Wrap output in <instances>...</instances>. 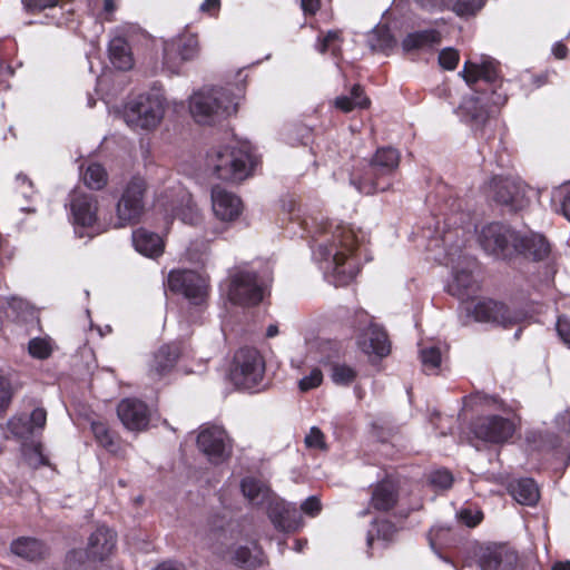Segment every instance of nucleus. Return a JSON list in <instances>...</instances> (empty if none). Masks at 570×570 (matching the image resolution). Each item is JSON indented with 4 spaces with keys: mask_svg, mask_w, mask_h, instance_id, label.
Returning <instances> with one entry per match:
<instances>
[{
    "mask_svg": "<svg viewBox=\"0 0 570 570\" xmlns=\"http://www.w3.org/2000/svg\"><path fill=\"white\" fill-rule=\"evenodd\" d=\"M489 187L492 191L493 202L507 208L510 213H518L529 205L525 187L513 178L494 176L491 178Z\"/></svg>",
    "mask_w": 570,
    "mask_h": 570,
    "instance_id": "14",
    "label": "nucleus"
},
{
    "mask_svg": "<svg viewBox=\"0 0 570 570\" xmlns=\"http://www.w3.org/2000/svg\"><path fill=\"white\" fill-rule=\"evenodd\" d=\"M561 212L563 216L570 222V187L566 189V193L562 197Z\"/></svg>",
    "mask_w": 570,
    "mask_h": 570,
    "instance_id": "64",
    "label": "nucleus"
},
{
    "mask_svg": "<svg viewBox=\"0 0 570 570\" xmlns=\"http://www.w3.org/2000/svg\"><path fill=\"white\" fill-rule=\"evenodd\" d=\"M352 226L337 225L332 233L331 240L317 245L314 256L324 263L323 268L331 273L336 286L348 284L358 273V262L355 250L364 235Z\"/></svg>",
    "mask_w": 570,
    "mask_h": 570,
    "instance_id": "2",
    "label": "nucleus"
},
{
    "mask_svg": "<svg viewBox=\"0 0 570 570\" xmlns=\"http://www.w3.org/2000/svg\"><path fill=\"white\" fill-rule=\"evenodd\" d=\"M255 165L248 146H225L210 157V166L217 178L223 180H243Z\"/></svg>",
    "mask_w": 570,
    "mask_h": 570,
    "instance_id": "5",
    "label": "nucleus"
},
{
    "mask_svg": "<svg viewBox=\"0 0 570 570\" xmlns=\"http://www.w3.org/2000/svg\"><path fill=\"white\" fill-rule=\"evenodd\" d=\"M560 433H546L542 442L551 450L570 453V409L557 417Z\"/></svg>",
    "mask_w": 570,
    "mask_h": 570,
    "instance_id": "27",
    "label": "nucleus"
},
{
    "mask_svg": "<svg viewBox=\"0 0 570 570\" xmlns=\"http://www.w3.org/2000/svg\"><path fill=\"white\" fill-rule=\"evenodd\" d=\"M8 426L13 435L20 439H24L33 433V429L30 425L27 416H17L9 421Z\"/></svg>",
    "mask_w": 570,
    "mask_h": 570,
    "instance_id": "45",
    "label": "nucleus"
},
{
    "mask_svg": "<svg viewBox=\"0 0 570 570\" xmlns=\"http://www.w3.org/2000/svg\"><path fill=\"white\" fill-rule=\"evenodd\" d=\"M22 458L28 466L31 469H38L43 465H49V460L43 454L42 445L40 443L23 444Z\"/></svg>",
    "mask_w": 570,
    "mask_h": 570,
    "instance_id": "38",
    "label": "nucleus"
},
{
    "mask_svg": "<svg viewBox=\"0 0 570 570\" xmlns=\"http://www.w3.org/2000/svg\"><path fill=\"white\" fill-rule=\"evenodd\" d=\"M470 431L476 439L485 443L504 444L513 438L517 424L509 417L493 414L472 421Z\"/></svg>",
    "mask_w": 570,
    "mask_h": 570,
    "instance_id": "12",
    "label": "nucleus"
},
{
    "mask_svg": "<svg viewBox=\"0 0 570 570\" xmlns=\"http://www.w3.org/2000/svg\"><path fill=\"white\" fill-rule=\"evenodd\" d=\"M400 154L391 147L379 148L371 160L351 174V184L362 194L373 195L390 190L391 176L397 169Z\"/></svg>",
    "mask_w": 570,
    "mask_h": 570,
    "instance_id": "4",
    "label": "nucleus"
},
{
    "mask_svg": "<svg viewBox=\"0 0 570 570\" xmlns=\"http://www.w3.org/2000/svg\"><path fill=\"white\" fill-rule=\"evenodd\" d=\"M396 533V528L394 524L387 520H381L374 523L373 529L368 532L367 535V546L371 547L374 539H382L384 541L393 540Z\"/></svg>",
    "mask_w": 570,
    "mask_h": 570,
    "instance_id": "42",
    "label": "nucleus"
},
{
    "mask_svg": "<svg viewBox=\"0 0 570 570\" xmlns=\"http://www.w3.org/2000/svg\"><path fill=\"white\" fill-rule=\"evenodd\" d=\"M11 397V384L4 376L0 375V412H2L9 405Z\"/></svg>",
    "mask_w": 570,
    "mask_h": 570,
    "instance_id": "55",
    "label": "nucleus"
},
{
    "mask_svg": "<svg viewBox=\"0 0 570 570\" xmlns=\"http://www.w3.org/2000/svg\"><path fill=\"white\" fill-rule=\"evenodd\" d=\"M164 112L165 102L160 95H140L128 102L124 111V119L135 130H151L160 124Z\"/></svg>",
    "mask_w": 570,
    "mask_h": 570,
    "instance_id": "6",
    "label": "nucleus"
},
{
    "mask_svg": "<svg viewBox=\"0 0 570 570\" xmlns=\"http://www.w3.org/2000/svg\"><path fill=\"white\" fill-rule=\"evenodd\" d=\"M179 354V348L176 345H163L159 347L149 364V375L154 379L165 376L174 368Z\"/></svg>",
    "mask_w": 570,
    "mask_h": 570,
    "instance_id": "26",
    "label": "nucleus"
},
{
    "mask_svg": "<svg viewBox=\"0 0 570 570\" xmlns=\"http://www.w3.org/2000/svg\"><path fill=\"white\" fill-rule=\"evenodd\" d=\"M132 243L136 250L147 257H157L164 250L163 239L145 228H139L132 233Z\"/></svg>",
    "mask_w": 570,
    "mask_h": 570,
    "instance_id": "29",
    "label": "nucleus"
},
{
    "mask_svg": "<svg viewBox=\"0 0 570 570\" xmlns=\"http://www.w3.org/2000/svg\"><path fill=\"white\" fill-rule=\"evenodd\" d=\"M82 179L90 189L100 190L106 186L108 176L101 165L94 163L86 168Z\"/></svg>",
    "mask_w": 570,
    "mask_h": 570,
    "instance_id": "37",
    "label": "nucleus"
},
{
    "mask_svg": "<svg viewBox=\"0 0 570 570\" xmlns=\"http://www.w3.org/2000/svg\"><path fill=\"white\" fill-rule=\"evenodd\" d=\"M264 285L255 273L235 268L227 278V297L236 305H256L263 299Z\"/></svg>",
    "mask_w": 570,
    "mask_h": 570,
    "instance_id": "7",
    "label": "nucleus"
},
{
    "mask_svg": "<svg viewBox=\"0 0 570 570\" xmlns=\"http://www.w3.org/2000/svg\"><path fill=\"white\" fill-rule=\"evenodd\" d=\"M197 448L204 453L208 461L219 464L232 455V441L226 431L218 425H204L197 436Z\"/></svg>",
    "mask_w": 570,
    "mask_h": 570,
    "instance_id": "13",
    "label": "nucleus"
},
{
    "mask_svg": "<svg viewBox=\"0 0 570 570\" xmlns=\"http://www.w3.org/2000/svg\"><path fill=\"white\" fill-rule=\"evenodd\" d=\"M69 207L73 225L91 227L97 222L98 200L95 195L75 189L69 195Z\"/></svg>",
    "mask_w": 570,
    "mask_h": 570,
    "instance_id": "19",
    "label": "nucleus"
},
{
    "mask_svg": "<svg viewBox=\"0 0 570 570\" xmlns=\"http://www.w3.org/2000/svg\"><path fill=\"white\" fill-rule=\"evenodd\" d=\"M448 292L458 297L459 302L462 303V296H463V287L460 284V276L459 273L454 274V282L448 285Z\"/></svg>",
    "mask_w": 570,
    "mask_h": 570,
    "instance_id": "62",
    "label": "nucleus"
},
{
    "mask_svg": "<svg viewBox=\"0 0 570 570\" xmlns=\"http://www.w3.org/2000/svg\"><path fill=\"white\" fill-rule=\"evenodd\" d=\"M220 9V0H204L199 10L209 16H215Z\"/></svg>",
    "mask_w": 570,
    "mask_h": 570,
    "instance_id": "60",
    "label": "nucleus"
},
{
    "mask_svg": "<svg viewBox=\"0 0 570 570\" xmlns=\"http://www.w3.org/2000/svg\"><path fill=\"white\" fill-rule=\"evenodd\" d=\"M441 36L435 30H423L413 32L406 36L403 40L402 46L405 51L411 50H425L439 45Z\"/></svg>",
    "mask_w": 570,
    "mask_h": 570,
    "instance_id": "32",
    "label": "nucleus"
},
{
    "mask_svg": "<svg viewBox=\"0 0 570 570\" xmlns=\"http://www.w3.org/2000/svg\"><path fill=\"white\" fill-rule=\"evenodd\" d=\"M396 501L397 491L394 482L385 480L375 487L372 493L371 504L375 510L389 511L396 504Z\"/></svg>",
    "mask_w": 570,
    "mask_h": 570,
    "instance_id": "30",
    "label": "nucleus"
},
{
    "mask_svg": "<svg viewBox=\"0 0 570 570\" xmlns=\"http://www.w3.org/2000/svg\"><path fill=\"white\" fill-rule=\"evenodd\" d=\"M515 237L517 230L500 223H491L481 229L478 240L487 253L510 261L515 257Z\"/></svg>",
    "mask_w": 570,
    "mask_h": 570,
    "instance_id": "10",
    "label": "nucleus"
},
{
    "mask_svg": "<svg viewBox=\"0 0 570 570\" xmlns=\"http://www.w3.org/2000/svg\"><path fill=\"white\" fill-rule=\"evenodd\" d=\"M91 431L99 445H101L111 453H118L119 444L115 440L114 435L110 433L106 423L92 422Z\"/></svg>",
    "mask_w": 570,
    "mask_h": 570,
    "instance_id": "39",
    "label": "nucleus"
},
{
    "mask_svg": "<svg viewBox=\"0 0 570 570\" xmlns=\"http://www.w3.org/2000/svg\"><path fill=\"white\" fill-rule=\"evenodd\" d=\"M168 287L196 305L200 304L207 295L205 278L193 271H171L168 275Z\"/></svg>",
    "mask_w": 570,
    "mask_h": 570,
    "instance_id": "17",
    "label": "nucleus"
},
{
    "mask_svg": "<svg viewBox=\"0 0 570 570\" xmlns=\"http://www.w3.org/2000/svg\"><path fill=\"white\" fill-rule=\"evenodd\" d=\"M117 414L126 429L142 431L147 429L150 413L147 405L137 399H125L117 406Z\"/></svg>",
    "mask_w": 570,
    "mask_h": 570,
    "instance_id": "20",
    "label": "nucleus"
},
{
    "mask_svg": "<svg viewBox=\"0 0 570 570\" xmlns=\"http://www.w3.org/2000/svg\"><path fill=\"white\" fill-rule=\"evenodd\" d=\"M154 570H186L181 562L167 560L159 563Z\"/></svg>",
    "mask_w": 570,
    "mask_h": 570,
    "instance_id": "63",
    "label": "nucleus"
},
{
    "mask_svg": "<svg viewBox=\"0 0 570 570\" xmlns=\"http://www.w3.org/2000/svg\"><path fill=\"white\" fill-rule=\"evenodd\" d=\"M233 561L239 567L254 569L264 563V553L257 546H254L253 549L242 546L234 550Z\"/></svg>",
    "mask_w": 570,
    "mask_h": 570,
    "instance_id": "34",
    "label": "nucleus"
},
{
    "mask_svg": "<svg viewBox=\"0 0 570 570\" xmlns=\"http://www.w3.org/2000/svg\"><path fill=\"white\" fill-rule=\"evenodd\" d=\"M460 60V53L452 48L443 49L439 55V63L443 69L453 70Z\"/></svg>",
    "mask_w": 570,
    "mask_h": 570,
    "instance_id": "50",
    "label": "nucleus"
},
{
    "mask_svg": "<svg viewBox=\"0 0 570 570\" xmlns=\"http://www.w3.org/2000/svg\"><path fill=\"white\" fill-rule=\"evenodd\" d=\"M266 511L275 528L281 531H295L302 525V518L295 505L277 497L266 507Z\"/></svg>",
    "mask_w": 570,
    "mask_h": 570,
    "instance_id": "21",
    "label": "nucleus"
},
{
    "mask_svg": "<svg viewBox=\"0 0 570 570\" xmlns=\"http://www.w3.org/2000/svg\"><path fill=\"white\" fill-rule=\"evenodd\" d=\"M429 482L439 489H448L452 485L453 478L448 470H435L429 474Z\"/></svg>",
    "mask_w": 570,
    "mask_h": 570,
    "instance_id": "49",
    "label": "nucleus"
},
{
    "mask_svg": "<svg viewBox=\"0 0 570 570\" xmlns=\"http://www.w3.org/2000/svg\"><path fill=\"white\" fill-rule=\"evenodd\" d=\"M177 216L186 224L196 225L200 220L198 208L190 197L186 198V205L181 208Z\"/></svg>",
    "mask_w": 570,
    "mask_h": 570,
    "instance_id": "48",
    "label": "nucleus"
},
{
    "mask_svg": "<svg viewBox=\"0 0 570 570\" xmlns=\"http://www.w3.org/2000/svg\"><path fill=\"white\" fill-rule=\"evenodd\" d=\"M355 371L345 364H334L331 377L337 385H348L355 380Z\"/></svg>",
    "mask_w": 570,
    "mask_h": 570,
    "instance_id": "44",
    "label": "nucleus"
},
{
    "mask_svg": "<svg viewBox=\"0 0 570 570\" xmlns=\"http://www.w3.org/2000/svg\"><path fill=\"white\" fill-rule=\"evenodd\" d=\"M487 0H465V18L475 16L485 4Z\"/></svg>",
    "mask_w": 570,
    "mask_h": 570,
    "instance_id": "61",
    "label": "nucleus"
},
{
    "mask_svg": "<svg viewBox=\"0 0 570 570\" xmlns=\"http://www.w3.org/2000/svg\"><path fill=\"white\" fill-rule=\"evenodd\" d=\"M301 511L311 518L318 515L322 511V503L320 498L316 495L308 497L305 501L302 502Z\"/></svg>",
    "mask_w": 570,
    "mask_h": 570,
    "instance_id": "53",
    "label": "nucleus"
},
{
    "mask_svg": "<svg viewBox=\"0 0 570 570\" xmlns=\"http://www.w3.org/2000/svg\"><path fill=\"white\" fill-rule=\"evenodd\" d=\"M116 546V534L106 527H99L91 533L86 549L98 562L108 558Z\"/></svg>",
    "mask_w": 570,
    "mask_h": 570,
    "instance_id": "24",
    "label": "nucleus"
},
{
    "mask_svg": "<svg viewBox=\"0 0 570 570\" xmlns=\"http://www.w3.org/2000/svg\"><path fill=\"white\" fill-rule=\"evenodd\" d=\"M429 542L431 548L439 553V549L451 547L454 543V538L451 533L450 528L434 527L430 530Z\"/></svg>",
    "mask_w": 570,
    "mask_h": 570,
    "instance_id": "40",
    "label": "nucleus"
},
{
    "mask_svg": "<svg viewBox=\"0 0 570 570\" xmlns=\"http://www.w3.org/2000/svg\"><path fill=\"white\" fill-rule=\"evenodd\" d=\"M32 429H43L47 422V412L42 407H36L27 417Z\"/></svg>",
    "mask_w": 570,
    "mask_h": 570,
    "instance_id": "58",
    "label": "nucleus"
},
{
    "mask_svg": "<svg viewBox=\"0 0 570 570\" xmlns=\"http://www.w3.org/2000/svg\"><path fill=\"white\" fill-rule=\"evenodd\" d=\"M265 372V363L256 348H240L235 355V366L232 371V380L243 389H253L262 380Z\"/></svg>",
    "mask_w": 570,
    "mask_h": 570,
    "instance_id": "11",
    "label": "nucleus"
},
{
    "mask_svg": "<svg viewBox=\"0 0 570 570\" xmlns=\"http://www.w3.org/2000/svg\"><path fill=\"white\" fill-rule=\"evenodd\" d=\"M504 82L501 62L482 55L479 60L465 59V85L473 91L465 100V118L471 127L482 130L490 118L491 106H502L508 96L499 89Z\"/></svg>",
    "mask_w": 570,
    "mask_h": 570,
    "instance_id": "1",
    "label": "nucleus"
},
{
    "mask_svg": "<svg viewBox=\"0 0 570 570\" xmlns=\"http://www.w3.org/2000/svg\"><path fill=\"white\" fill-rule=\"evenodd\" d=\"M191 116L199 124H210L230 114L228 97L223 89L210 88L195 92L190 97Z\"/></svg>",
    "mask_w": 570,
    "mask_h": 570,
    "instance_id": "8",
    "label": "nucleus"
},
{
    "mask_svg": "<svg viewBox=\"0 0 570 570\" xmlns=\"http://www.w3.org/2000/svg\"><path fill=\"white\" fill-rule=\"evenodd\" d=\"M480 570H528L519 550L509 542L465 540V567Z\"/></svg>",
    "mask_w": 570,
    "mask_h": 570,
    "instance_id": "3",
    "label": "nucleus"
},
{
    "mask_svg": "<svg viewBox=\"0 0 570 570\" xmlns=\"http://www.w3.org/2000/svg\"><path fill=\"white\" fill-rule=\"evenodd\" d=\"M240 489L250 504L264 509H266L276 497L265 482L253 476L244 478L240 483Z\"/></svg>",
    "mask_w": 570,
    "mask_h": 570,
    "instance_id": "25",
    "label": "nucleus"
},
{
    "mask_svg": "<svg viewBox=\"0 0 570 570\" xmlns=\"http://www.w3.org/2000/svg\"><path fill=\"white\" fill-rule=\"evenodd\" d=\"M17 190L27 199H30L36 193L33 183L24 174H18L16 176Z\"/></svg>",
    "mask_w": 570,
    "mask_h": 570,
    "instance_id": "54",
    "label": "nucleus"
},
{
    "mask_svg": "<svg viewBox=\"0 0 570 570\" xmlns=\"http://www.w3.org/2000/svg\"><path fill=\"white\" fill-rule=\"evenodd\" d=\"M11 551L23 559L33 561L43 557L45 546L33 538H19L11 543Z\"/></svg>",
    "mask_w": 570,
    "mask_h": 570,
    "instance_id": "33",
    "label": "nucleus"
},
{
    "mask_svg": "<svg viewBox=\"0 0 570 570\" xmlns=\"http://www.w3.org/2000/svg\"><path fill=\"white\" fill-rule=\"evenodd\" d=\"M483 405L487 407H493L497 410L505 411V404L498 395H489L481 392L470 394L465 396V409L473 405Z\"/></svg>",
    "mask_w": 570,
    "mask_h": 570,
    "instance_id": "41",
    "label": "nucleus"
},
{
    "mask_svg": "<svg viewBox=\"0 0 570 570\" xmlns=\"http://www.w3.org/2000/svg\"><path fill=\"white\" fill-rule=\"evenodd\" d=\"M29 353L37 358H47L51 354V346L45 338L36 337L29 342Z\"/></svg>",
    "mask_w": 570,
    "mask_h": 570,
    "instance_id": "47",
    "label": "nucleus"
},
{
    "mask_svg": "<svg viewBox=\"0 0 570 570\" xmlns=\"http://www.w3.org/2000/svg\"><path fill=\"white\" fill-rule=\"evenodd\" d=\"M515 257L539 263L546 261L551 253V244L546 236L539 233L522 234L517 232L514 238Z\"/></svg>",
    "mask_w": 570,
    "mask_h": 570,
    "instance_id": "18",
    "label": "nucleus"
},
{
    "mask_svg": "<svg viewBox=\"0 0 570 570\" xmlns=\"http://www.w3.org/2000/svg\"><path fill=\"white\" fill-rule=\"evenodd\" d=\"M109 57L112 65L119 70H128L134 60L128 42L122 37L111 39L109 43Z\"/></svg>",
    "mask_w": 570,
    "mask_h": 570,
    "instance_id": "31",
    "label": "nucleus"
},
{
    "mask_svg": "<svg viewBox=\"0 0 570 570\" xmlns=\"http://www.w3.org/2000/svg\"><path fill=\"white\" fill-rule=\"evenodd\" d=\"M199 53L197 36L193 33L179 35L164 42V63L174 73L180 66L195 59Z\"/></svg>",
    "mask_w": 570,
    "mask_h": 570,
    "instance_id": "16",
    "label": "nucleus"
},
{
    "mask_svg": "<svg viewBox=\"0 0 570 570\" xmlns=\"http://www.w3.org/2000/svg\"><path fill=\"white\" fill-rule=\"evenodd\" d=\"M361 350L366 354H374L379 357L386 356L391 351V344L385 331L376 325H371L357 340Z\"/></svg>",
    "mask_w": 570,
    "mask_h": 570,
    "instance_id": "23",
    "label": "nucleus"
},
{
    "mask_svg": "<svg viewBox=\"0 0 570 570\" xmlns=\"http://www.w3.org/2000/svg\"><path fill=\"white\" fill-rule=\"evenodd\" d=\"M322 381H323V374H322L321 370L313 368L311 371L309 375L304 376L299 381L298 386H299L301 391L306 392V391H309V390L315 389L318 385H321Z\"/></svg>",
    "mask_w": 570,
    "mask_h": 570,
    "instance_id": "51",
    "label": "nucleus"
},
{
    "mask_svg": "<svg viewBox=\"0 0 570 570\" xmlns=\"http://www.w3.org/2000/svg\"><path fill=\"white\" fill-rule=\"evenodd\" d=\"M97 560H94L92 556L82 549L72 550L68 553L66 559L67 570H96Z\"/></svg>",
    "mask_w": 570,
    "mask_h": 570,
    "instance_id": "36",
    "label": "nucleus"
},
{
    "mask_svg": "<svg viewBox=\"0 0 570 570\" xmlns=\"http://www.w3.org/2000/svg\"><path fill=\"white\" fill-rule=\"evenodd\" d=\"M465 304L468 301L465 299ZM465 311L470 312L474 321L480 323H492L501 325L504 328L519 323V314L512 311L508 305L492 298L478 301L473 307L465 305Z\"/></svg>",
    "mask_w": 570,
    "mask_h": 570,
    "instance_id": "15",
    "label": "nucleus"
},
{
    "mask_svg": "<svg viewBox=\"0 0 570 570\" xmlns=\"http://www.w3.org/2000/svg\"><path fill=\"white\" fill-rule=\"evenodd\" d=\"M421 362L425 373H434L441 363L440 350L434 346L421 350Z\"/></svg>",
    "mask_w": 570,
    "mask_h": 570,
    "instance_id": "43",
    "label": "nucleus"
},
{
    "mask_svg": "<svg viewBox=\"0 0 570 570\" xmlns=\"http://www.w3.org/2000/svg\"><path fill=\"white\" fill-rule=\"evenodd\" d=\"M22 3L27 10L36 12L55 7L58 0H22Z\"/></svg>",
    "mask_w": 570,
    "mask_h": 570,
    "instance_id": "59",
    "label": "nucleus"
},
{
    "mask_svg": "<svg viewBox=\"0 0 570 570\" xmlns=\"http://www.w3.org/2000/svg\"><path fill=\"white\" fill-rule=\"evenodd\" d=\"M483 519L484 513L478 505L469 504L465 507V528H475Z\"/></svg>",
    "mask_w": 570,
    "mask_h": 570,
    "instance_id": "52",
    "label": "nucleus"
},
{
    "mask_svg": "<svg viewBox=\"0 0 570 570\" xmlns=\"http://www.w3.org/2000/svg\"><path fill=\"white\" fill-rule=\"evenodd\" d=\"M146 181L134 177L125 187L116 206V227H125L139 220L145 210Z\"/></svg>",
    "mask_w": 570,
    "mask_h": 570,
    "instance_id": "9",
    "label": "nucleus"
},
{
    "mask_svg": "<svg viewBox=\"0 0 570 570\" xmlns=\"http://www.w3.org/2000/svg\"><path fill=\"white\" fill-rule=\"evenodd\" d=\"M556 328L562 342L570 345V317L561 315L557 320Z\"/></svg>",
    "mask_w": 570,
    "mask_h": 570,
    "instance_id": "56",
    "label": "nucleus"
},
{
    "mask_svg": "<svg viewBox=\"0 0 570 570\" xmlns=\"http://www.w3.org/2000/svg\"><path fill=\"white\" fill-rule=\"evenodd\" d=\"M212 207L215 216L222 222H233L243 212L240 198L219 186L212 189Z\"/></svg>",
    "mask_w": 570,
    "mask_h": 570,
    "instance_id": "22",
    "label": "nucleus"
},
{
    "mask_svg": "<svg viewBox=\"0 0 570 570\" xmlns=\"http://www.w3.org/2000/svg\"><path fill=\"white\" fill-rule=\"evenodd\" d=\"M338 40H340V32L336 30H331L320 41L317 49L321 53H325L327 50H331L332 55L338 56L341 52V48L336 43Z\"/></svg>",
    "mask_w": 570,
    "mask_h": 570,
    "instance_id": "46",
    "label": "nucleus"
},
{
    "mask_svg": "<svg viewBox=\"0 0 570 570\" xmlns=\"http://www.w3.org/2000/svg\"><path fill=\"white\" fill-rule=\"evenodd\" d=\"M305 444L308 448L324 449V434L317 428H312L305 438Z\"/></svg>",
    "mask_w": 570,
    "mask_h": 570,
    "instance_id": "57",
    "label": "nucleus"
},
{
    "mask_svg": "<svg viewBox=\"0 0 570 570\" xmlns=\"http://www.w3.org/2000/svg\"><path fill=\"white\" fill-rule=\"evenodd\" d=\"M370 102L360 85L352 87L350 96H340L334 100L335 107L344 112H350L354 108H367Z\"/></svg>",
    "mask_w": 570,
    "mask_h": 570,
    "instance_id": "35",
    "label": "nucleus"
},
{
    "mask_svg": "<svg viewBox=\"0 0 570 570\" xmlns=\"http://www.w3.org/2000/svg\"><path fill=\"white\" fill-rule=\"evenodd\" d=\"M508 491L522 505L533 507L540 499L539 488L531 478H522L511 482Z\"/></svg>",
    "mask_w": 570,
    "mask_h": 570,
    "instance_id": "28",
    "label": "nucleus"
}]
</instances>
